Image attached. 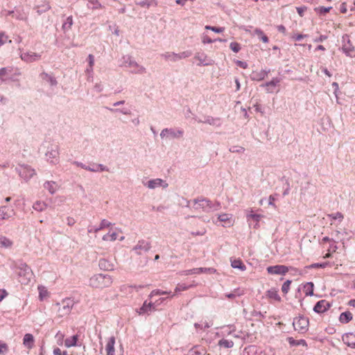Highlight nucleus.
Instances as JSON below:
<instances>
[{"label":"nucleus","instance_id":"f257e3e1","mask_svg":"<svg viewBox=\"0 0 355 355\" xmlns=\"http://www.w3.org/2000/svg\"><path fill=\"white\" fill-rule=\"evenodd\" d=\"M181 290H178V291H180ZM178 290H175L174 292H172L171 291H167L164 290H153L151 293L150 294L149 297L150 300H153L155 297L158 295H166L165 297H160L158 300H155V302H153L150 300L149 302L146 300L144 302L143 306L139 309L137 311L139 315H143L145 313H148V312H151L152 311L155 310V306L158 305L161 303H162L166 298L172 297L174 295H175Z\"/></svg>","mask_w":355,"mask_h":355},{"label":"nucleus","instance_id":"f03ea898","mask_svg":"<svg viewBox=\"0 0 355 355\" xmlns=\"http://www.w3.org/2000/svg\"><path fill=\"white\" fill-rule=\"evenodd\" d=\"M189 206L196 213L200 214L202 212H209L211 210H218L220 207V204L218 202L213 204L206 198H200L193 202H189Z\"/></svg>","mask_w":355,"mask_h":355},{"label":"nucleus","instance_id":"7ed1b4c3","mask_svg":"<svg viewBox=\"0 0 355 355\" xmlns=\"http://www.w3.org/2000/svg\"><path fill=\"white\" fill-rule=\"evenodd\" d=\"M17 273L19 276V282L22 284H26L32 277V271L30 267L26 263H21L18 268Z\"/></svg>","mask_w":355,"mask_h":355},{"label":"nucleus","instance_id":"20e7f679","mask_svg":"<svg viewBox=\"0 0 355 355\" xmlns=\"http://www.w3.org/2000/svg\"><path fill=\"white\" fill-rule=\"evenodd\" d=\"M290 269H293L292 267H288L284 265H275L268 266L266 270L269 275H284Z\"/></svg>","mask_w":355,"mask_h":355},{"label":"nucleus","instance_id":"39448f33","mask_svg":"<svg viewBox=\"0 0 355 355\" xmlns=\"http://www.w3.org/2000/svg\"><path fill=\"white\" fill-rule=\"evenodd\" d=\"M309 319L304 316H300L293 322V326L295 330L301 333H304L308 330Z\"/></svg>","mask_w":355,"mask_h":355},{"label":"nucleus","instance_id":"423d86ee","mask_svg":"<svg viewBox=\"0 0 355 355\" xmlns=\"http://www.w3.org/2000/svg\"><path fill=\"white\" fill-rule=\"evenodd\" d=\"M42 58V53H35L31 51L22 53L21 54V58L22 60L27 62H33L38 61Z\"/></svg>","mask_w":355,"mask_h":355},{"label":"nucleus","instance_id":"0eeeda50","mask_svg":"<svg viewBox=\"0 0 355 355\" xmlns=\"http://www.w3.org/2000/svg\"><path fill=\"white\" fill-rule=\"evenodd\" d=\"M94 280L98 282L97 286L109 287L112 283V278L107 275L98 274L95 276Z\"/></svg>","mask_w":355,"mask_h":355},{"label":"nucleus","instance_id":"6e6552de","mask_svg":"<svg viewBox=\"0 0 355 355\" xmlns=\"http://www.w3.org/2000/svg\"><path fill=\"white\" fill-rule=\"evenodd\" d=\"M15 214L13 209L9 208L7 206H1L0 207V224L6 220H8Z\"/></svg>","mask_w":355,"mask_h":355},{"label":"nucleus","instance_id":"1a4fd4ad","mask_svg":"<svg viewBox=\"0 0 355 355\" xmlns=\"http://www.w3.org/2000/svg\"><path fill=\"white\" fill-rule=\"evenodd\" d=\"M218 220L223 223V227H231L234 223L232 215L226 213L219 214Z\"/></svg>","mask_w":355,"mask_h":355},{"label":"nucleus","instance_id":"9d476101","mask_svg":"<svg viewBox=\"0 0 355 355\" xmlns=\"http://www.w3.org/2000/svg\"><path fill=\"white\" fill-rule=\"evenodd\" d=\"M150 248V243L144 240H141L139 241L137 244L134 247L133 250H135L137 254H141L144 252L148 251Z\"/></svg>","mask_w":355,"mask_h":355},{"label":"nucleus","instance_id":"9b49d317","mask_svg":"<svg viewBox=\"0 0 355 355\" xmlns=\"http://www.w3.org/2000/svg\"><path fill=\"white\" fill-rule=\"evenodd\" d=\"M331 306V304L326 300L318 301L313 307V311L317 313H323Z\"/></svg>","mask_w":355,"mask_h":355},{"label":"nucleus","instance_id":"f8f14e48","mask_svg":"<svg viewBox=\"0 0 355 355\" xmlns=\"http://www.w3.org/2000/svg\"><path fill=\"white\" fill-rule=\"evenodd\" d=\"M182 135H183V131L182 130L175 131V130H171V129L166 128V129H164L161 132L160 137L162 138H164V137H166V138H174V137H181V136H182Z\"/></svg>","mask_w":355,"mask_h":355},{"label":"nucleus","instance_id":"ddd939ff","mask_svg":"<svg viewBox=\"0 0 355 355\" xmlns=\"http://www.w3.org/2000/svg\"><path fill=\"white\" fill-rule=\"evenodd\" d=\"M119 233H121V230L120 229L110 230L108 233L103 236L102 239L107 242L114 241L116 240Z\"/></svg>","mask_w":355,"mask_h":355},{"label":"nucleus","instance_id":"4468645a","mask_svg":"<svg viewBox=\"0 0 355 355\" xmlns=\"http://www.w3.org/2000/svg\"><path fill=\"white\" fill-rule=\"evenodd\" d=\"M343 340L347 346L355 348V334L347 333L343 336Z\"/></svg>","mask_w":355,"mask_h":355},{"label":"nucleus","instance_id":"2eb2a0df","mask_svg":"<svg viewBox=\"0 0 355 355\" xmlns=\"http://www.w3.org/2000/svg\"><path fill=\"white\" fill-rule=\"evenodd\" d=\"M114 345H115V338L114 336H111L105 347V350L107 352V355H114Z\"/></svg>","mask_w":355,"mask_h":355},{"label":"nucleus","instance_id":"dca6fc26","mask_svg":"<svg viewBox=\"0 0 355 355\" xmlns=\"http://www.w3.org/2000/svg\"><path fill=\"white\" fill-rule=\"evenodd\" d=\"M13 241L9 238L0 234V248H11Z\"/></svg>","mask_w":355,"mask_h":355},{"label":"nucleus","instance_id":"f3484780","mask_svg":"<svg viewBox=\"0 0 355 355\" xmlns=\"http://www.w3.org/2000/svg\"><path fill=\"white\" fill-rule=\"evenodd\" d=\"M231 266L234 268H238L241 271H244L246 270V267L241 259H231Z\"/></svg>","mask_w":355,"mask_h":355},{"label":"nucleus","instance_id":"a211bd4d","mask_svg":"<svg viewBox=\"0 0 355 355\" xmlns=\"http://www.w3.org/2000/svg\"><path fill=\"white\" fill-rule=\"evenodd\" d=\"M164 181L162 179H155L153 180H150L148 182V187L150 189H155L157 187L162 186L163 187H166L168 186L167 184H162Z\"/></svg>","mask_w":355,"mask_h":355},{"label":"nucleus","instance_id":"6ab92c4d","mask_svg":"<svg viewBox=\"0 0 355 355\" xmlns=\"http://www.w3.org/2000/svg\"><path fill=\"white\" fill-rule=\"evenodd\" d=\"M24 345L28 348H31L34 345V338L31 334H26L23 338Z\"/></svg>","mask_w":355,"mask_h":355},{"label":"nucleus","instance_id":"aec40b11","mask_svg":"<svg viewBox=\"0 0 355 355\" xmlns=\"http://www.w3.org/2000/svg\"><path fill=\"white\" fill-rule=\"evenodd\" d=\"M352 318H353V316H352V313H350L349 311H345V312L342 313L340 315L339 321L341 323L346 324V323H348L349 322H350L352 320Z\"/></svg>","mask_w":355,"mask_h":355},{"label":"nucleus","instance_id":"412c9836","mask_svg":"<svg viewBox=\"0 0 355 355\" xmlns=\"http://www.w3.org/2000/svg\"><path fill=\"white\" fill-rule=\"evenodd\" d=\"M287 340L291 346H298V345L307 346L306 340H303V339L295 340L292 337H288L287 338Z\"/></svg>","mask_w":355,"mask_h":355},{"label":"nucleus","instance_id":"4be33fe9","mask_svg":"<svg viewBox=\"0 0 355 355\" xmlns=\"http://www.w3.org/2000/svg\"><path fill=\"white\" fill-rule=\"evenodd\" d=\"M190 355H205L206 351L202 347H193L189 350Z\"/></svg>","mask_w":355,"mask_h":355},{"label":"nucleus","instance_id":"5701e85b","mask_svg":"<svg viewBox=\"0 0 355 355\" xmlns=\"http://www.w3.org/2000/svg\"><path fill=\"white\" fill-rule=\"evenodd\" d=\"M78 340V336L74 335L70 338H68L64 341V345L67 347H71L76 345V343Z\"/></svg>","mask_w":355,"mask_h":355},{"label":"nucleus","instance_id":"b1692460","mask_svg":"<svg viewBox=\"0 0 355 355\" xmlns=\"http://www.w3.org/2000/svg\"><path fill=\"white\" fill-rule=\"evenodd\" d=\"M44 187L52 194L57 190V184L55 182H46L44 183Z\"/></svg>","mask_w":355,"mask_h":355},{"label":"nucleus","instance_id":"393cba45","mask_svg":"<svg viewBox=\"0 0 355 355\" xmlns=\"http://www.w3.org/2000/svg\"><path fill=\"white\" fill-rule=\"evenodd\" d=\"M218 345L221 347L231 348L234 346V342L231 340L223 338L218 341Z\"/></svg>","mask_w":355,"mask_h":355},{"label":"nucleus","instance_id":"a878e982","mask_svg":"<svg viewBox=\"0 0 355 355\" xmlns=\"http://www.w3.org/2000/svg\"><path fill=\"white\" fill-rule=\"evenodd\" d=\"M257 348L254 345H250L244 349L243 355H257Z\"/></svg>","mask_w":355,"mask_h":355},{"label":"nucleus","instance_id":"bb28decb","mask_svg":"<svg viewBox=\"0 0 355 355\" xmlns=\"http://www.w3.org/2000/svg\"><path fill=\"white\" fill-rule=\"evenodd\" d=\"M343 51L346 54L347 56H349L350 58L355 57V50H354V47H352L350 46H347V45H344L343 46Z\"/></svg>","mask_w":355,"mask_h":355},{"label":"nucleus","instance_id":"cd10ccee","mask_svg":"<svg viewBox=\"0 0 355 355\" xmlns=\"http://www.w3.org/2000/svg\"><path fill=\"white\" fill-rule=\"evenodd\" d=\"M267 296L275 301L279 302L281 300V297L277 294V290H268L267 291Z\"/></svg>","mask_w":355,"mask_h":355},{"label":"nucleus","instance_id":"c85d7f7f","mask_svg":"<svg viewBox=\"0 0 355 355\" xmlns=\"http://www.w3.org/2000/svg\"><path fill=\"white\" fill-rule=\"evenodd\" d=\"M46 206L44 202L38 200L33 204V208L36 211H42L46 208Z\"/></svg>","mask_w":355,"mask_h":355},{"label":"nucleus","instance_id":"c756f323","mask_svg":"<svg viewBox=\"0 0 355 355\" xmlns=\"http://www.w3.org/2000/svg\"><path fill=\"white\" fill-rule=\"evenodd\" d=\"M162 56L166 60L172 62H175L178 60L177 53L172 52H166L162 55Z\"/></svg>","mask_w":355,"mask_h":355},{"label":"nucleus","instance_id":"7c9ffc66","mask_svg":"<svg viewBox=\"0 0 355 355\" xmlns=\"http://www.w3.org/2000/svg\"><path fill=\"white\" fill-rule=\"evenodd\" d=\"M112 225V224L110 221H108L105 219H103L101 220V222L99 225V227L94 229V232H98V231L102 230L105 228H108Z\"/></svg>","mask_w":355,"mask_h":355},{"label":"nucleus","instance_id":"2f4dec72","mask_svg":"<svg viewBox=\"0 0 355 355\" xmlns=\"http://www.w3.org/2000/svg\"><path fill=\"white\" fill-rule=\"evenodd\" d=\"M255 35H257L261 40L264 43H268L269 41L268 37L263 33V32L259 28H255L254 31Z\"/></svg>","mask_w":355,"mask_h":355},{"label":"nucleus","instance_id":"473e14b6","mask_svg":"<svg viewBox=\"0 0 355 355\" xmlns=\"http://www.w3.org/2000/svg\"><path fill=\"white\" fill-rule=\"evenodd\" d=\"M243 290H234V291L232 293H225V296L230 300H233L236 297H239L243 295Z\"/></svg>","mask_w":355,"mask_h":355},{"label":"nucleus","instance_id":"72a5a7b5","mask_svg":"<svg viewBox=\"0 0 355 355\" xmlns=\"http://www.w3.org/2000/svg\"><path fill=\"white\" fill-rule=\"evenodd\" d=\"M85 169L87 171H92V172H96V171H108L104 166L102 164H98L95 167H85Z\"/></svg>","mask_w":355,"mask_h":355},{"label":"nucleus","instance_id":"f704fd0d","mask_svg":"<svg viewBox=\"0 0 355 355\" xmlns=\"http://www.w3.org/2000/svg\"><path fill=\"white\" fill-rule=\"evenodd\" d=\"M50 293L48 290H40L39 299L40 301H44L49 297Z\"/></svg>","mask_w":355,"mask_h":355},{"label":"nucleus","instance_id":"c9c22d12","mask_svg":"<svg viewBox=\"0 0 355 355\" xmlns=\"http://www.w3.org/2000/svg\"><path fill=\"white\" fill-rule=\"evenodd\" d=\"M266 75V73L265 71H261L260 73L254 71L252 73V79L261 80L265 78Z\"/></svg>","mask_w":355,"mask_h":355},{"label":"nucleus","instance_id":"e433bc0d","mask_svg":"<svg viewBox=\"0 0 355 355\" xmlns=\"http://www.w3.org/2000/svg\"><path fill=\"white\" fill-rule=\"evenodd\" d=\"M205 28L207 30H211L217 33H223L225 31L224 27H216V26H205Z\"/></svg>","mask_w":355,"mask_h":355},{"label":"nucleus","instance_id":"4c0bfd02","mask_svg":"<svg viewBox=\"0 0 355 355\" xmlns=\"http://www.w3.org/2000/svg\"><path fill=\"white\" fill-rule=\"evenodd\" d=\"M201 272H209V273H214L216 272V270L214 268H199L194 269L193 273H199Z\"/></svg>","mask_w":355,"mask_h":355},{"label":"nucleus","instance_id":"58836bf2","mask_svg":"<svg viewBox=\"0 0 355 355\" xmlns=\"http://www.w3.org/2000/svg\"><path fill=\"white\" fill-rule=\"evenodd\" d=\"M72 24H73V18H72V17L71 16L68 17L67 18L66 22L62 25V28L64 29H65V28L70 29L71 28Z\"/></svg>","mask_w":355,"mask_h":355},{"label":"nucleus","instance_id":"ea45409f","mask_svg":"<svg viewBox=\"0 0 355 355\" xmlns=\"http://www.w3.org/2000/svg\"><path fill=\"white\" fill-rule=\"evenodd\" d=\"M215 41L225 42V40H222V39H220V38L215 40ZM214 42V40H211V39L209 37H208L207 35H204V36L202 37V42H203L204 44H206V43H207V44H211V43H212V42Z\"/></svg>","mask_w":355,"mask_h":355},{"label":"nucleus","instance_id":"a19ab883","mask_svg":"<svg viewBox=\"0 0 355 355\" xmlns=\"http://www.w3.org/2000/svg\"><path fill=\"white\" fill-rule=\"evenodd\" d=\"M230 47L235 53H238L241 50V46L237 42H231Z\"/></svg>","mask_w":355,"mask_h":355},{"label":"nucleus","instance_id":"79ce46f5","mask_svg":"<svg viewBox=\"0 0 355 355\" xmlns=\"http://www.w3.org/2000/svg\"><path fill=\"white\" fill-rule=\"evenodd\" d=\"M331 9V7L325 8L323 6L319 7L316 8L315 10L320 13V14H326L330 11Z\"/></svg>","mask_w":355,"mask_h":355},{"label":"nucleus","instance_id":"37998d69","mask_svg":"<svg viewBox=\"0 0 355 355\" xmlns=\"http://www.w3.org/2000/svg\"><path fill=\"white\" fill-rule=\"evenodd\" d=\"M337 249H338V246L336 244V242L331 241L330 245H329V248L327 249V251L331 252L333 253V252H336Z\"/></svg>","mask_w":355,"mask_h":355},{"label":"nucleus","instance_id":"c03bdc74","mask_svg":"<svg viewBox=\"0 0 355 355\" xmlns=\"http://www.w3.org/2000/svg\"><path fill=\"white\" fill-rule=\"evenodd\" d=\"M8 350V345L5 343H0V354L7 352Z\"/></svg>","mask_w":355,"mask_h":355},{"label":"nucleus","instance_id":"a18cd8bd","mask_svg":"<svg viewBox=\"0 0 355 355\" xmlns=\"http://www.w3.org/2000/svg\"><path fill=\"white\" fill-rule=\"evenodd\" d=\"M329 217L334 220L339 219L342 220L343 219V215L340 212H336V214L329 215Z\"/></svg>","mask_w":355,"mask_h":355},{"label":"nucleus","instance_id":"49530a36","mask_svg":"<svg viewBox=\"0 0 355 355\" xmlns=\"http://www.w3.org/2000/svg\"><path fill=\"white\" fill-rule=\"evenodd\" d=\"M191 53L188 51H184L181 53L177 54L178 56V60L183 58H188L191 55Z\"/></svg>","mask_w":355,"mask_h":355},{"label":"nucleus","instance_id":"de8ad7c7","mask_svg":"<svg viewBox=\"0 0 355 355\" xmlns=\"http://www.w3.org/2000/svg\"><path fill=\"white\" fill-rule=\"evenodd\" d=\"M248 217L252 218L257 222H259L260 219L262 218V216L260 214H253L252 211H251V214L248 216Z\"/></svg>","mask_w":355,"mask_h":355},{"label":"nucleus","instance_id":"09e8293b","mask_svg":"<svg viewBox=\"0 0 355 355\" xmlns=\"http://www.w3.org/2000/svg\"><path fill=\"white\" fill-rule=\"evenodd\" d=\"M8 40V37L3 33H0V46L4 44Z\"/></svg>","mask_w":355,"mask_h":355},{"label":"nucleus","instance_id":"8fccbe9b","mask_svg":"<svg viewBox=\"0 0 355 355\" xmlns=\"http://www.w3.org/2000/svg\"><path fill=\"white\" fill-rule=\"evenodd\" d=\"M53 354L54 355H67V353L66 351L62 352V350L57 347L53 349Z\"/></svg>","mask_w":355,"mask_h":355},{"label":"nucleus","instance_id":"3c124183","mask_svg":"<svg viewBox=\"0 0 355 355\" xmlns=\"http://www.w3.org/2000/svg\"><path fill=\"white\" fill-rule=\"evenodd\" d=\"M88 61H89V67L91 69H92L93 66L94 64V57L93 55L89 54L88 55Z\"/></svg>","mask_w":355,"mask_h":355},{"label":"nucleus","instance_id":"603ef678","mask_svg":"<svg viewBox=\"0 0 355 355\" xmlns=\"http://www.w3.org/2000/svg\"><path fill=\"white\" fill-rule=\"evenodd\" d=\"M296 10L299 15L302 17L304 15V12L306 10V7H297L296 8Z\"/></svg>","mask_w":355,"mask_h":355},{"label":"nucleus","instance_id":"864d4df0","mask_svg":"<svg viewBox=\"0 0 355 355\" xmlns=\"http://www.w3.org/2000/svg\"><path fill=\"white\" fill-rule=\"evenodd\" d=\"M328 265V263H314L311 265L312 268H325Z\"/></svg>","mask_w":355,"mask_h":355},{"label":"nucleus","instance_id":"5fc2aeb1","mask_svg":"<svg viewBox=\"0 0 355 355\" xmlns=\"http://www.w3.org/2000/svg\"><path fill=\"white\" fill-rule=\"evenodd\" d=\"M279 83V80L277 79H273L270 82L266 83V85L268 87L272 86L275 87L277 85V84Z\"/></svg>","mask_w":355,"mask_h":355},{"label":"nucleus","instance_id":"6e6d98bb","mask_svg":"<svg viewBox=\"0 0 355 355\" xmlns=\"http://www.w3.org/2000/svg\"><path fill=\"white\" fill-rule=\"evenodd\" d=\"M275 198L272 196H269V205H272L273 207L276 208V205L275 204Z\"/></svg>","mask_w":355,"mask_h":355},{"label":"nucleus","instance_id":"4d7b16f0","mask_svg":"<svg viewBox=\"0 0 355 355\" xmlns=\"http://www.w3.org/2000/svg\"><path fill=\"white\" fill-rule=\"evenodd\" d=\"M306 35H302V34H298V35H294L293 36V38L296 40V41H300L302 39H303Z\"/></svg>","mask_w":355,"mask_h":355},{"label":"nucleus","instance_id":"13d9d810","mask_svg":"<svg viewBox=\"0 0 355 355\" xmlns=\"http://www.w3.org/2000/svg\"><path fill=\"white\" fill-rule=\"evenodd\" d=\"M8 293L6 292V290H0V302L6 297L7 296Z\"/></svg>","mask_w":355,"mask_h":355},{"label":"nucleus","instance_id":"bf43d9fd","mask_svg":"<svg viewBox=\"0 0 355 355\" xmlns=\"http://www.w3.org/2000/svg\"><path fill=\"white\" fill-rule=\"evenodd\" d=\"M277 30H278L279 32H281V33H284V34L286 33V28H285V26H283V25H279V26H277Z\"/></svg>","mask_w":355,"mask_h":355},{"label":"nucleus","instance_id":"052dcab7","mask_svg":"<svg viewBox=\"0 0 355 355\" xmlns=\"http://www.w3.org/2000/svg\"><path fill=\"white\" fill-rule=\"evenodd\" d=\"M7 74V69L2 68L0 69V78L5 76Z\"/></svg>","mask_w":355,"mask_h":355},{"label":"nucleus","instance_id":"680f3d73","mask_svg":"<svg viewBox=\"0 0 355 355\" xmlns=\"http://www.w3.org/2000/svg\"><path fill=\"white\" fill-rule=\"evenodd\" d=\"M291 284V281H290V280H287V281H286V282L284 283V284H283V286H282V288H288L290 286Z\"/></svg>","mask_w":355,"mask_h":355},{"label":"nucleus","instance_id":"e2e57ef3","mask_svg":"<svg viewBox=\"0 0 355 355\" xmlns=\"http://www.w3.org/2000/svg\"><path fill=\"white\" fill-rule=\"evenodd\" d=\"M237 64L243 69H245L247 67V64L242 61H237Z\"/></svg>","mask_w":355,"mask_h":355},{"label":"nucleus","instance_id":"0e129e2a","mask_svg":"<svg viewBox=\"0 0 355 355\" xmlns=\"http://www.w3.org/2000/svg\"><path fill=\"white\" fill-rule=\"evenodd\" d=\"M333 241L331 239H329L328 236H325L324 237L322 241H321V243L322 244H324V243L326 242H331Z\"/></svg>","mask_w":355,"mask_h":355},{"label":"nucleus","instance_id":"69168bd1","mask_svg":"<svg viewBox=\"0 0 355 355\" xmlns=\"http://www.w3.org/2000/svg\"><path fill=\"white\" fill-rule=\"evenodd\" d=\"M340 11L343 13H346L347 12L346 4L345 3H342L341 8H340Z\"/></svg>","mask_w":355,"mask_h":355},{"label":"nucleus","instance_id":"338daca9","mask_svg":"<svg viewBox=\"0 0 355 355\" xmlns=\"http://www.w3.org/2000/svg\"><path fill=\"white\" fill-rule=\"evenodd\" d=\"M307 291L306 292V295H309V296H313L314 295V293H313V291L314 290H306Z\"/></svg>","mask_w":355,"mask_h":355},{"label":"nucleus","instance_id":"774afa93","mask_svg":"<svg viewBox=\"0 0 355 355\" xmlns=\"http://www.w3.org/2000/svg\"><path fill=\"white\" fill-rule=\"evenodd\" d=\"M348 304L351 306L355 307V300H350Z\"/></svg>","mask_w":355,"mask_h":355}]
</instances>
